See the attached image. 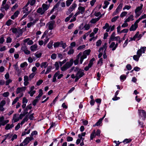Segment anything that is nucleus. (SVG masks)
Returning a JSON list of instances; mask_svg holds the SVG:
<instances>
[{
	"instance_id": "nucleus-53",
	"label": "nucleus",
	"mask_w": 146,
	"mask_h": 146,
	"mask_svg": "<svg viewBox=\"0 0 146 146\" xmlns=\"http://www.w3.org/2000/svg\"><path fill=\"white\" fill-rule=\"evenodd\" d=\"M128 31H129V30L128 29H124L123 30H121L120 32V33H127L128 32Z\"/></svg>"
},
{
	"instance_id": "nucleus-14",
	"label": "nucleus",
	"mask_w": 146,
	"mask_h": 146,
	"mask_svg": "<svg viewBox=\"0 0 146 146\" xmlns=\"http://www.w3.org/2000/svg\"><path fill=\"white\" fill-rule=\"evenodd\" d=\"M104 6H103V8L104 9H105L108 7V5L110 4V2L107 0H105L104 2Z\"/></svg>"
},
{
	"instance_id": "nucleus-20",
	"label": "nucleus",
	"mask_w": 146,
	"mask_h": 146,
	"mask_svg": "<svg viewBox=\"0 0 146 146\" xmlns=\"http://www.w3.org/2000/svg\"><path fill=\"white\" fill-rule=\"evenodd\" d=\"M84 70H82L81 69V70L78 71V72L79 73L78 76L79 77L81 78L84 75Z\"/></svg>"
},
{
	"instance_id": "nucleus-4",
	"label": "nucleus",
	"mask_w": 146,
	"mask_h": 146,
	"mask_svg": "<svg viewBox=\"0 0 146 146\" xmlns=\"http://www.w3.org/2000/svg\"><path fill=\"white\" fill-rule=\"evenodd\" d=\"M42 7L43 10V12L42 14H44L46 11L48 9L49 6H48V5L46 4L43 3L42 5Z\"/></svg>"
},
{
	"instance_id": "nucleus-51",
	"label": "nucleus",
	"mask_w": 146,
	"mask_h": 146,
	"mask_svg": "<svg viewBox=\"0 0 146 146\" xmlns=\"http://www.w3.org/2000/svg\"><path fill=\"white\" fill-rule=\"evenodd\" d=\"M86 47L85 45H80L77 48V50H80L82 49H83L84 48H85Z\"/></svg>"
},
{
	"instance_id": "nucleus-60",
	"label": "nucleus",
	"mask_w": 146,
	"mask_h": 146,
	"mask_svg": "<svg viewBox=\"0 0 146 146\" xmlns=\"http://www.w3.org/2000/svg\"><path fill=\"white\" fill-rule=\"evenodd\" d=\"M110 27H111V26L110 27L108 23H106L105 24V26H104L103 27V28L104 29H106L107 28H108Z\"/></svg>"
},
{
	"instance_id": "nucleus-38",
	"label": "nucleus",
	"mask_w": 146,
	"mask_h": 146,
	"mask_svg": "<svg viewBox=\"0 0 146 146\" xmlns=\"http://www.w3.org/2000/svg\"><path fill=\"white\" fill-rule=\"evenodd\" d=\"M118 16H115L113 18L111 19V21L112 22H115L116 20L119 18Z\"/></svg>"
},
{
	"instance_id": "nucleus-47",
	"label": "nucleus",
	"mask_w": 146,
	"mask_h": 146,
	"mask_svg": "<svg viewBox=\"0 0 146 146\" xmlns=\"http://www.w3.org/2000/svg\"><path fill=\"white\" fill-rule=\"evenodd\" d=\"M126 76H125V75L124 74L121 75L120 77V78L121 80H124L126 79Z\"/></svg>"
},
{
	"instance_id": "nucleus-41",
	"label": "nucleus",
	"mask_w": 146,
	"mask_h": 146,
	"mask_svg": "<svg viewBox=\"0 0 146 146\" xmlns=\"http://www.w3.org/2000/svg\"><path fill=\"white\" fill-rule=\"evenodd\" d=\"M127 12L126 11H123L122 12L120 15V16L121 17H124L127 14Z\"/></svg>"
},
{
	"instance_id": "nucleus-63",
	"label": "nucleus",
	"mask_w": 146,
	"mask_h": 146,
	"mask_svg": "<svg viewBox=\"0 0 146 146\" xmlns=\"http://www.w3.org/2000/svg\"><path fill=\"white\" fill-rule=\"evenodd\" d=\"M12 82V80L10 79H8V80H7L6 82V83H5L6 85V86L8 85L10 83H11V82Z\"/></svg>"
},
{
	"instance_id": "nucleus-23",
	"label": "nucleus",
	"mask_w": 146,
	"mask_h": 146,
	"mask_svg": "<svg viewBox=\"0 0 146 146\" xmlns=\"http://www.w3.org/2000/svg\"><path fill=\"white\" fill-rule=\"evenodd\" d=\"M13 21L10 19H9L6 22L5 25L8 26H10L11 24V22Z\"/></svg>"
},
{
	"instance_id": "nucleus-54",
	"label": "nucleus",
	"mask_w": 146,
	"mask_h": 146,
	"mask_svg": "<svg viewBox=\"0 0 146 146\" xmlns=\"http://www.w3.org/2000/svg\"><path fill=\"white\" fill-rule=\"evenodd\" d=\"M84 27L86 30H88L90 29V26L89 24H86Z\"/></svg>"
},
{
	"instance_id": "nucleus-59",
	"label": "nucleus",
	"mask_w": 146,
	"mask_h": 146,
	"mask_svg": "<svg viewBox=\"0 0 146 146\" xmlns=\"http://www.w3.org/2000/svg\"><path fill=\"white\" fill-rule=\"evenodd\" d=\"M12 41V39L9 36L7 38L6 40V42L7 43H10Z\"/></svg>"
},
{
	"instance_id": "nucleus-11",
	"label": "nucleus",
	"mask_w": 146,
	"mask_h": 146,
	"mask_svg": "<svg viewBox=\"0 0 146 146\" xmlns=\"http://www.w3.org/2000/svg\"><path fill=\"white\" fill-rule=\"evenodd\" d=\"M137 28V26H135L133 24H132L129 28V30L130 31H135Z\"/></svg>"
},
{
	"instance_id": "nucleus-25",
	"label": "nucleus",
	"mask_w": 146,
	"mask_h": 146,
	"mask_svg": "<svg viewBox=\"0 0 146 146\" xmlns=\"http://www.w3.org/2000/svg\"><path fill=\"white\" fill-rule=\"evenodd\" d=\"M60 45H61V46L63 49H65L66 47V43H64L63 41H61Z\"/></svg>"
},
{
	"instance_id": "nucleus-13",
	"label": "nucleus",
	"mask_w": 146,
	"mask_h": 146,
	"mask_svg": "<svg viewBox=\"0 0 146 146\" xmlns=\"http://www.w3.org/2000/svg\"><path fill=\"white\" fill-rule=\"evenodd\" d=\"M52 68V67L51 66H49L48 67L46 70L45 73V74H46L49 73L50 71Z\"/></svg>"
},
{
	"instance_id": "nucleus-17",
	"label": "nucleus",
	"mask_w": 146,
	"mask_h": 146,
	"mask_svg": "<svg viewBox=\"0 0 146 146\" xmlns=\"http://www.w3.org/2000/svg\"><path fill=\"white\" fill-rule=\"evenodd\" d=\"M95 60V59L94 57L92 58L90 61L88 65V66H90V67H92L93 64V62Z\"/></svg>"
},
{
	"instance_id": "nucleus-40",
	"label": "nucleus",
	"mask_w": 146,
	"mask_h": 146,
	"mask_svg": "<svg viewBox=\"0 0 146 146\" xmlns=\"http://www.w3.org/2000/svg\"><path fill=\"white\" fill-rule=\"evenodd\" d=\"M16 114H14V115L13 116V119H14V123H15V122H17L19 120V119L18 118H15L14 119V118L16 117Z\"/></svg>"
},
{
	"instance_id": "nucleus-6",
	"label": "nucleus",
	"mask_w": 146,
	"mask_h": 146,
	"mask_svg": "<svg viewBox=\"0 0 146 146\" xmlns=\"http://www.w3.org/2000/svg\"><path fill=\"white\" fill-rule=\"evenodd\" d=\"M24 43L27 42V44L29 45H31L33 43V42L32 40H30L29 38L25 39L23 40Z\"/></svg>"
},
{
	"instance_id": "nucleus-46",
	"label": "nucleus",
	"mask_w": 146,
	"mask_h": 146,
	"mask_svg": "<svg viewBox=\"0 0 146 146\" xmlns=\"http://www.w3.org/2000/svg\"><path fill=\"white\" fill-rule=\"evenodd\" d=\"M23 50L24 51L25 53L27 55H29L30 54V51L28 49L23 50Z\"/></svg>"
},
{
	"instance_id": "nucleus-37",
	"label": "nucleus",
	"mask_w": 146,
	"mask_h": 146,
	"mask_svg": "<svg viewBox=\"0 0 146 146\" xmlns=\"http://www.w3.org/2000/svg\"><path fill=\"white\" fill-rule=\"evenodd\" d=\"M43 82V80H39L36 82V85L38 86H40Z\"/></svg>"
},
{
	"instance_id": "nucleus-62",
	"label": "nucleus",
	"mask_w": 146,
	"mask_h": 146,
	"mask_svg": "<svg viewBox=\"0 0 146 146\" xmlns=\"http://www.w3.org/2000/svg\"><path fill=\"white\" fill-rule=\"evenodd\" d=\"M38 133L37 131H33L31 134V136H33L34 135H37Z\"/></svg>"
},
{
	"instance_id": "nucleus-18",
	"label": "nucleus",
	"mask_w": 146,
	"mask_h": 146,
	"mask_svg": "<svg viewBox=\"0 0 146 146\" xmlns=\"http://www.w3.org/2000/svg\"><path fill=\"white\" fill-rule=\"evenodd\" d=\"M43 10L42 9V8L41 7L39 8L37 10L36 12L40 15H43V14H42V13L43 12Z\"/></svg>"
},
{
	"instance_id": "nucleus-55",
	"label": "nucleus",
	"mask_w": 146,
	"mask_h": 146,
	"mask_svg": "<svg viewBox=\"0 0 146 146\" xmlns=\"http://www.w3.org/2000/svg\"><path fill=\"white\" fill-rule=\"evenodd\" d=\"M101 133V131L99 129H98L96 133V135L98 136H100V134Z\"/></svg>"
},
{
	"instance_id": "nucleus-2",
	"label": "nucleus",
	"mask_w": 146,
	"mask_h": 146,
	"mask_svg": "<svg viewBox=\"0 0 146 146\" xmlns=\"http://www.w3.org/2000/svg\"><path fill=\"white\" fill-rule=\"evenodd\" d=\"M106 115V113L104 115L103 117L102 118H100L97 121V122L94 124L93 125V127H95L96 126H98L100 125V124L102 123V121L105 118Z\"/></svg>"
},
{
	"instance_id": "nucleus-15",
	"label": "nucleus",
	"mask_w": 146,
	"mask_h": 146,
	"mask_svg": "<svg viewBox=\"0 0 146 146\" xmlns=\"http://www.w3.org/2000/svg\"><path fill=\"white\" fill-rule=\"evenodd\" d=\"M132 140L130 139H125L122 142L124 144L128 143L131 142Z\"/></svg>"
},
{
	"instance_id": "nucleus-35",
	"label": "nucleus",
	"mask_w": 146,
	"mask_h": 146,
	"mask_svg": "<svg viewBox=\"0 0 146 146\" xmlns=\"http://www.w3.org/2000/svg\"><path fill=\"white\" fill-rule=\"evenodd\" d=\"M56 54L55 53H53L52 54L51 56V58L52 59L54 60L56 58Z\"/></svg>"
},
{
	"instance_id": "nucleus-32",
	"label": "nucleus",
	"mask_w": 146,
	"mask_h": 146,
	"mask_svg": "<svg viewBox=\"0 0 146 146\" xmlns=\"http://www.w3.org/2000/svg\"><path fill=\"white\" fill-rule=\"evenodd\" d=\"M102 41L100 39L98 40L96 42V45L98 46H100L101 44Z\"/></svg>"
},
{
	"instance_id": "nucleus-42",
	"label": "nucleus",
	"mask_w": 146,
	"mask_h": 146,
	"mask_svg": "<svg viewBox=\"0 0 146 146\" xmlns=\"http://www.w3.org/2000/svg\"><path fill=\"white\" fill-rule=\"evenodd\" d=\"M23 28L21 29L18 31H17V33L19 34V35H22L23 33Z\"/></svg>"
},
{
	"instance_id": "nucleus-39",
	"label": "nucleus",
	"mask_w": 146,
	"mask_h": 146,
	"mask_svg": "<svg viewBox=\"0 0 146 146\" xmlns=\"http://www.w3.org/2000/svg\"><path fill=\"white\" fill-rule=\"evenodd\" d=\"M36 92L35 90H34L32 91H30L28 92V93L30 94V96L31 97H33V95L36 93Z\"/></svg>"
},
{
	"instance_id": "nucleus-58",
	"label": "nucleus",
	"mask_w": 146,
	"mask_h": 146,
	"mask_svg": "<svg viewBox=\"0 0 146 146\" xmlns=\"http://www.w3.org/2000/svg\"><path fill=\"white\" fill-rule=\"evenodd\" d=\"M20 13L19 11H16L13 14V15L15 17H17L18 15H19V13Z\"/></svg>"
},
{
	"instance_id": "nucleus-44",
	"label": "nucleus",
	"mask_w": 146,
	"mask_h": 146,
	"mask_svg": "<svg viewBox=\"0 0 146 146\" xmlns=\"http://www.w3.org/2000/svg\"><path fill=\"white\" fill-rule=\"evenodd\" d=\"M66 139L68 142L71 141L73 140V138L71 137L68 136L66 137Z\"/></svg>"
},
{
	"instance_id": "nucleus-27",
	"label": "nucleus",
	"mask_w": 146,
	"mask_h": 146,
	"mask_svg": "<svg viewBox=\"0 0 146 146\" xmlns=\"http://www.w3.org/2000/svg\"><path fill=\"white\" fill-rule=\"evenodd\" d=\"M68 68L65 64L61 68V70L62 71H64L67 70Z\"/></svg>"
},
{
	"instance_id": "nucleus-57",
	"label": "nucleus",
	"mask_w": 146,
	"mask_h": 146,
	"mask_svg": "<svg viewBox=\"0 0 146 146\" xmlns=\"http://www.w3.org/2000/svg\"><path fill=\"white\" fill-rule=\"evenodd\" d=\"M123 6V3H120L119 5L118 6L117 8H116L118 10H119H119H120L121 8H122Z\"/></svg>"
},
{
	"instance_id": "nucleus-24",
	"label": "nucleus",
	"mask_w": 146,
	"mask_h": 146,
	"mask_svg": "<svg viewBox=\"0 0 146 146\" xmlns=\"http://www.w3.org/2000/svg\"><path fill=\"white\" fill-rule=\"evenodd\" d=\"M9 5L8 4H6L5 6L3 5V6H1V8H3L5 9L6 11H7L8 9L9 8Z\"/></svg>"
},
{
	"instance_id": "nucleus-26",
	"label": "nucleus",
	"mask_w": 146,
	"mask_h": 146,
	"mask_svg": "<svg viewBox=\"0 0 146 146\" xmlns=\"http://www.w3.org/2000/svg\"><path fill=\"white\" fill-rule=\"evenodd\" d=\"M141 113L142 114V116L144 118V119H145L146 118V112L145 111L143 110H141Z\"/></svg>"
},
{
	"instance_id": "nucleus-12",
	"label": "nucleus",
	"mask_w": 146,
	"mask_h": 146,
	"mask_svg": "<svg viewBox=\"0 0 146 146\" xmlns=\"http://www.w3.org/2000/svg\"><path fill=\"white\" fill-rule=\"evenodd\" d=\"M61 41L60 42H54V44L53 46L54 48H56L58 47L59 46L61 47L60 46Z\"/></svg>"
},
{
	"instance_id": "nucleus-52",
	"label": "nucleus",
	"mask_w": 146,
	"mask_h": 146,
	"mask_svg": "<svg viewBox=\"0 0 146 146\" xmlns=\"http://www.w3.org/2000/svg\"><path fill=\"white\" fill-rule=\"evenodd\" d=\"M9 94V93L8 92H4L3 94V97H7Z\"/></svg>"
},
{
	"instance_id": "nucleus-61",
	"label": "nucleus",
	"mask_w": 146,
	"mask_h": 146,
	"mask_svg": "<svg viewBox=\"0 0 146 146\" xmlns=\"http://www.w3.org/2000/svg\"><path fill=\"white\" fill-rule=\"evenodd\" d=\"M38 100L37 99L34 100L32 102V104L33 106H35L36 105V103H37Z\"/></svg>"
},
{
	"instance_id": "nucleus-30",
	"label": "nucleus",
	"mask_w": 146,
	"mask_h": 146,
	"mask_svg": "<svg viewBox=\"0 0 146 146\" xmlns=\"http://www.w3.org/2000/svg\"><path fill=\"white\" fill-rule=\"evenodd\" d=\"M95 101L98 103V104L100 105L101 103L102 99L101 98H97L96 99Z\"/></svg>"
},
{
	"instance_id": "nucleus-7",
	"label": "nucleus",
	"mask_w": 146,
	"mask_h": 146,
	"mask_svg": "<svg viewBox=\"0 0 146 146\" xmlns=\"http://www.w3.org/2000/svg\"><path fill=\"white\" fill-rule=\"evenodd\" d=\"M85 8L84 7L79 6L78 8V9L79 10L78 12H79L80 13L83 14L85 11Z\"/></svg>"
},
{
	"instance_id": "nucleus-9",
	"label": "nucleus",
	"mask_w": 146,
	"mask_h": 146,
	"mask_svg": "<svg viewBox=\"0 0 146 146\" xmlns=\"http://www.w3.org/2000/svg\"><path fill=\"white\" fill-rule=\"evenodd\" d=\"M14 126V125L13 123L11 125L9 123L7 124L5 127V129L6 130H8L13 128Z\"/></svg>"
},
{
	"instance_id": "nucleus-33",
	"label": "nucleus",
	"mask_w": 146,
	"mask_h": 146,
	"mask_svg": "<svg viewBox=\"0 0 146 146\" xmlns=\"http://www.w3.org/2000/svg\"><path fill=\"white\" fill-rule=\"evenodd\" d=\"M54 66L56 68V70H58L59 69V66L58 62H56L54 64Z\"/></svg>"
},
{
	"instance_id": "nucleus-50",
	"label": "nucleus",
	"mask_w": 146,
	"mask_h": 146,
	"mask_svg": "<svg viewBox=\"0 0 146 146\" xmlns=\"http://www.w3.org/2000/svg\"><path fill=\"white\" fill-rule=\"evenodd\" d=\"M126 68L127 70H130L132 69V66L131 64H127L126 66Z\"/></svg>"
},
{
	"instance_id": "nucleus-29",
	"label": "nucleus",
	"mask_w": 146,
	"mask_h": 146,
	"mask_svg": "<svg viewBox=\"0 0 146 146\" xmlns=\"http://www.w3.org/2000/svg\"><path fill=\"white\" fill-rule=\"evenodd\" d=\"M115 36H111L109 40V43L110 44L112 41H115Z\"/></svg>"
},
{
	"instance_id": "nucleus-49",
	"label": "nucleus",
	"mask_w": 146,
	"mask_h": 146,
	"mask_svg": "<svg viewBox=\"0 0 146 146\" xmlns=\"http://www.w3.org/2000/svg\"><path fill=\"white\" fill-rule=\"evenodd\" d=\"M34 113H32L30 114L29 117V118L31 120H33L34 118Z\"/></svg>"
},
{
	"instance_id": "nucleus-21",
	"label": "nucleus",
	"mask_w": 146,
	"mask_h": 146,
	"mask_svg": "<svg viewBox=\"0 0 146 146\" xmlns=\"http://www.w3.org/2000/svg\"><path fill=\"white\" fill-rule=\"evenodd\" d=\"M47 62H42L40 65V67L42 68L44 67V68H46L47 66V65H46Z\"/></svg>"
},
{
	"instance_id": "nucleus-10",
	"label": "nucleus",
	"mask_w": 146,
	"mask_h": 146,
	"mask_svg": "<svg viewBox=\"0 0 146 146\" xmlns=\"http://www.w3.org/2000/svg\"><path fill=\"white\" fill-rule=\"evenodd\" d=\"M143 7V5L142 4H140V6H138L136 7L135 10V13H137L140 11L142 9Z\"/></svg>"
},
{
	"instance_id": "nucleus-43",
	"label": "nucleus",
	"mask_w": 146,
	"mask_h": 146,
	"mask_svg": "<svg viewBox=\"0 0 146 146\" xmlns=\"http://www.w3.org/2000/svg\"><path fill=\"white\" fill-rule=\"evenodd\" d=\"M5 41V39L4 38V36L2 35L1 38H0V43L2 44Z\"/></svg>"
},
{
	"instance_id": "nucleus-19",
	"label": "nucleus",
	"mask_w": 146,
	"mask_h": 146,
	"mask_svg": "<svg viewBox=\"0 0 146 146\" xmlns=\"http://www.w3.org/2000/svg\"><path fill=\"white\" fill-rule=\"evenodd\" d=\"M53 41V40H50L47 45V47L49 49H50L52 47Z\"/></svg>"
},
{
	"instance_id": "nucleus-36",
	"label": "nucleus",
	"mask_w": 146,
	"mask_h": 146,
	"mask_svg": "<svg viewBox=\"0 0 146 146\" xmlns=\"http://www.w3.org/2000/svg\"><path fill=\"white\" fill-rule=\"evenodd\" d=\"M28 64L26 62H24L23 63H21L20 65V66L21 68H24L25 66H27Z\"/></svg>"
},
{
	"instance_id": "nucleus-56",
	"label": "nucleus",
	"mask_w": 146,
	"mask_h": 146,
	"mask_svg": "<svg viewBox=\"0 0 146 146\" xmlns=\"http://www.w3.org/2000/svg\"><path fill=\"white\" fill-rule=\"evenodd\" d=\"M35 73H32L29 76V78L31 80V79H32L33 78V77L35 76Z\"/></svg>"
},
{
	"instance_id": "nucleus-1",
	"label": "nucleus",
	"mask_w": 146,
	"mask_h": 146,
	"mask_svg": "<svg viewBox=\"0 0 146 146\" xmlns=\"http://www.w3.org/2000/svg\"><path fill=\"white\" fill-rule=\"evenodd\" d=\"M77 5L75 3H73L72 4L68 10L66 12V14L68 15L76 7Z\"/></svg>"
},
{
	"instance_id": "nucleus-5",
	"label": "nucleus",
	"mask_w": 146,
	"mask_h": 146,
	"mask_svg": "<svg viewBox=\"0 0 146 146\" xmlns=\"http://www.w3.org/2000/svg\"><path fill=\"white\" fill-rule=\"evenodd\" d=\"M73 64V60L72 58L71 59H70V61L69 62H67L65 64L66 66H67V67L69 68L70 66H72Z\"/></svg>"
},
{
	"instance_id": "nucleus-28",
	"label": "nucleus",
	"mask_w": 146,
	"mask_h": 146,
	"mask_svg": "<svg viewBox=\"0 0 146 146\" xmlns=\"http://www.w3.org/2000/svg\"><path fill=\"white\" fill-rule=\"evenodd\" d=\"M142 50L141 49H139L137 52V55L140 57L142 55Z\"/></svg>"
},
{
	"instance_id": "nucleus-22",
	"label": "nucleus",
	"mask_w": 146,
	"mask_h": 146,
	"mask_svg": "<svg viewBox=\"0 0 146 146\" xmlns=\"http://www.w3.org/2000/svg\"><path fill=\"white\" fill-rule=\"evenodd\" d=\"M91 50L90 49H88L86 50H84L83 53H84V54H85L86 55H89L90 53Z\"/></svg>"
},
{
	"instance_id": "nucleus-45",
	"label": "nucleus",
	"mask_w": 146,
	"mask_h": 146,
	"mask_svg": "<svg viewBox=\"0 0 146 146\" xmlns=\"http://www.w3.org/2000/svg\"><path fill=\"white\" fill-rule=\"evenodd\" d=\"M19 98V97H17L13 102L12 105H13L15 104L18 101Z\"/></svg>"
},
{
	"instance_id": "nucleus-34",
	"label": "nucleus",
	"mask_w": 146,
	"mask_h": 146,
	"mask_svg": "<svg viewBox=\"0 0 146 146\" xmlns=\"http://www.w3.org/2000/svg\"><path fill=\"white\" fill-rule=\"evenodd\" d=\"M103 59L102 58H100L97 64H100V66H102L103 64Z\"/></svg>"
},
{
	"instance_id": "nucleus-31",
	"label": "nucleus",
	"mask_w": 146,
	"mask_h": 146,
	"mask_svg": "<svg viewBox=\"0 0 146 146\" xmlns=\"http://www.w3.org/2000/svg\"><path fill=\"white\" fill-rule=\"evenodd\" d=\"M140 57L137 55H134L133 56V59L136 61H138Z\"/></svg>"
},
{
	"instance_id": "nucleus-3",
	"label": "nucleus",
	"mask_w": 146,
	"mask_h": 146,
	"mask_svg": "<svg viewBox=\"0 0 146 146\" xmlns=\"http://www.w3.org/2000/svg\"><path fill=\"white\" fill-rule=\"evenodd\" d=\"M54 23L55 22L54 21H52L48 23V28L49 30H51L53 29L54 25Z\"/></svg>"
},
{
	"instance_id": "nucleus-16",
	"label": "nucleus",
	"mask_w": 146,
	"mask_h": 146,
	"mask_svg": "<svg viewBox=\"0 0 146 146\" xmlns=\"http://www.w3.org/2000/svg\"><path fill=\"white\" fill-rule=\"evenodd\" d=\"M37 48V45L36 44H35L31 46V50L32 51H35Z\"/></svg>"
},
{
	"instance_id": "nucleus-64",
	"label": "nucleus",
	"mask_w": 146,
	"mask_h": 146,
	"mask_svg": "<svg viewBox=\"0 0 146 146\" xmlns=\"http://www.w3.org/2000/svg\"><path fill=\"white\" fill-rule=\"evenodd\" d=\"M6 104V102L4 100H2L0 103V105L2 106H3Z\"/></svg>"
},
{
	"instance_id": "nucleus-8",
	"label": "nucleus",
	"mask_w": 146,
	"mask_h": 146,
	"mask_svg": "<svg viewBox=\"0 0 146 146\" xmlns=\"http://www.w3.org/2000/svg\"><path fill=\"white\" fill-rule=\"evenodd\" d=\"M29 137H27L24 139L22 142L23 144H24V146L27 145L30 141L29 139Z\"/></svg>"
},
{
	"instance_id": "nucleus-48",
	"label": "nucleus",
	"mask_w": 146,
	"mask_h": 146,
	"mask_svg": "<svg viewBox=\"0 0 146 146\" xmlns=\"http://www.w3.org/2000/svg\"><path fill=\"white\" fill-rule=\"evenodd\" d=\"M74 50L73 49H70L68 52V54L69 55H71L74 53Z\"/></svg>"
}]
</instances>
